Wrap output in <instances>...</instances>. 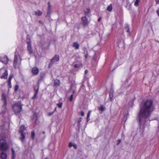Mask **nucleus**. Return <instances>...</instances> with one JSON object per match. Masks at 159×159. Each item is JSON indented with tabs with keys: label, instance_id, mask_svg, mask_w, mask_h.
<instances>
[{
	"label": "nucleus",
	"instance_id": "f257e3e1",
	"mask_svg": "<svg viewBox=\"0 0 159 159\" xmlns=\"http://www.w3.org/2000/svg\"><path fill=\"white\" fill-rule=\"evenodd\" d=\"M153 102L152 100H147L143 102L141 105L138 115L140 128L143 130L146 122L150 120L149 117L153 110Z\"/></svg>",
	"mask_w": 159,
	"mask_h": 159
},
{
	"label": "nucleus",
	"instance_id": "f03ea898",
	"mask_svg": "<svg viewBox=\"0 0 159 159\" xmlns=\"http://www.w3.org/2000/svg\"><path fill=\"white\" fill-rule=\"evenodd\" d=\"M8 145L4 139H0V150L2 151H7L8 148Z\"/></svg>",
	"mask_w": 159,
	"mask_h": 159
},
{
	"label": "nucleus",
	"instance_id": "7ed1b4c3",
	"mask_svg": "<svg viewBox=\"0 0 159 159\" xmlns=\"http://www.w3.org/2000/svg\"><path fill=\"white\" fill-rule=\"evenodd\" d=\"M12 108L16 114L19 113L22 110V105L20 102H17L13 105Z\"/></svg>",
	"mask_w": 159,
	"mask_h": 159
},
{
	"label": "nucleus",
	"instance_id": "20e7f679",
	"mask_svg": "<svg viewBox=\"0 0 159 159\" xmlns=\"http://www.w3.org/2000/svg\"><path fill=\"white\" fill-rule=\"evenodd\" d=\"M81 62L80 57L79 56H78L76 57L73 65L75 68H79L82 66Z\"/></svg>",
	"mask_w": 159,
	"mask_h": 159
},
{
	"label": "nucleus",
	"instance_id": "39448f33",
	"mask_svg": "<svg viewBox=\"0 0 159 159\" xmlns=\"http://www.w3.org/2000/svg\"><path fill=\"white\" fill-rule=\"evenodd\" d=\"M25 129V127L24 125H22L20 126L19 132H20L21 134L20 139L22 142L24 141L25 138V133L23 132Z\"/></svg>",
	"mask_w": 159,
	"mask_h": 159
},
{
	"label": "nucleus",
	"instance_id": "423d86ee",
	"mask_svg": "<svg viewBox=\"0 0 159 159\" xmlns=\"http://www.w3.org/2000/svg\"><path fill=\"white\" fill-rule=\"evenodd\" d=\"M8 124L7 123H2L0 125V129L1 131L3 132L6 130L7 129V126H8Z\"/></svg>",
	"mask_w": 159,
	"mask_h": 159
},
{
	"label": "nucleus",
	"instance_id": "0eeeda50",
	"mask_svg": "<svg viewBox=\"0 0 159 159\" xmlns=\"http://www.w3.org/2000/svg\"><path fill=\"white\" fill-rule=\"evenodd\" d=\"M81 20L84 26H86L88 25L89 23L88 19L85 16L82 17L81 18Z\"/></svg>",
	"mask_w": 159,
	"mask_h": 159
},
{
	"label": "nucleus",
	"instance_id": "6e6552de",
	"mask_svg": "<svg viewBox=\"0 0 159 159\" xmlns=\"http://www.w3.org/2000/svg\"><path fill=\"white\" fill-rule=\"evenodd\" d=\"M2 100L4 102V105L2 106V108L3 109H5L7 105V101L5 95L3 93L2 95Z\"/></svg>",
	"mask_w": 159,
	"mask_h": 159
},
{
	"label": "nucleus",
	"instance_id": "1a4fd4ad",
	"mask_svg": "<svg viewBox=\"0 0 159 159\" xmlns=\"http://www.w3.org/2000/svg\"><path fill=\"white\" fill-rule=\"evenodd\" d=\"M59 55H56L51 60V64H52L56 61H59Z\"/></svg>",
	"mask_w": 159,
	"mask_h": 159
},
{
	"label": "nucleus",
	"instance_id": "9d476101",
	"mask_svg": "<svg viewBox=\"0 0 159 159\" xmlns=\"http://www.w3.org/2000/svg\"><path fill=\"white\" fill-rule=\"evenodd\" d=\"M28 50L30 54H31L33 53V51L31 48V43L30 42H28L27 43Z\"/></svg>",
	"mask_w": 159,
	"mask_h": 159
},
{
	"label": "nucleus",
	"instance_id": "9b49d317",
	"mask_svg": "<svg viewBox=\"0 0 159 159\" xmlns=\"http://www.w3.org/2000/svg\"><path fill=\"white\" fill-rule=\"evenodd\" d=\"M32 72L33 74L37 75L39 73V70L37 67H34L32 69Z\"/></svg>",
	"mask_w": 159,
	"mask_h": 159
},
{
	"label": "nucleus",
	"instance_id": "f8f14e48",
	"mask_svg": "<svg viewBox=\"0 0 159 159\" xmlns=\"http://www.w3.org/2000/svg\"><path fill=\"white\" fill-rule=\"evenodd\" d=\"M8 75V71L7 70H6L5 72L3 73L1 77L2 79H7Z\"/></svg>",
	"mask_w": 159,
	"mask_h": 159
},
{
	"label": "nucleus",
	"instance_id": "ddd939ff",
	"mask_svg": "<svg viewBox=\"0 0 159 159\" xmlns=\"http://www.w3.org/2000/svg\"><path fill=\"white\" fill-rule=\"evenodd\" d=\"M17 57L16 54H15L14 57V66L15 68L17 67Z\"/></svg>",
	"mask_w": 159,
	"mask_h": 159
},
{
	"label": "nucleus",
	"instance_id": "4468645a",
	"mask_svg": "<svg viewBox=\"0 0 159 159\" xmlns=\"http://www.w3.org/2000/svg\"><path fill=\"white\" fill-rule=\"evenodd\" d=\"M113 97V90L111 89L109 93V98L111 101H112Z\"/></svg>",
	"mask_w": 159,
	"mask_h": 159
},
{
	"label": "nucleus",
	"instance_id": "2eb2a0df",
	"mask_svg": "<svg viewBox=\"0 0 159 159\" xmlns=\"http://www.w3.org/2000/svg\"><path fill=\"white\" fill-rule=\"evenodd\" d=\"M0 157L2 159H6L7 157V155L6 153L2 152L0 153Z\"/></svg>",
	"mask_w": 159,
	"mask_h": 159
},
{
	"label": "nucleus",
	"instance_id": "dca6fc26",
	"mask_svg": "<svg viewBox=\"0 0 159 159\" xmlns=\"http://www.w3.org/2000/svg\"><path fill=\"white\" fill-rule=\"evenodd\" d=\"M34 88L35 90V94H34V96L32 97V98L35 99L37 98V94L38 93V88H37V89H36V87H34Z\"/></svg>",
	"mask_w": 159,
	"mask_h": 159
},
{
	"label": "nucleus",
	"instance_id": "f3484780",
	"mask_svg": "<svg viewBox=\"0 0 159 159\" xmlns=\"http://www.w3.org/2000/svg\"><path fill=\"white\" fill-rule=\"evenodd\" d=\"M84 15L86 16H89V14L90 13L89 8H87L86 10L84 11Z\"/></svg>",
	"mask_w": 159,
	"mask_h": 159
},
{
	"label": "nucleus",
	"instance_id": "a211bd4d",
	"mask_svg": "<svg viewBox=\"0 0 159 159\" xmlns=\"http://www.w3.org/2000/svg\"><path fill=\"white\" fill-rule=\"evenodd\" d=\"M48 12H47L48 15L50 14L51 12V5L50 3L49 2H48Z\"/></svg>",
	"mask_w": 159,
	"mask_h": 159
},
{
	"label": "nucleus",
	"instance_id": "6ab92c4d",
	"mask_svg": "<svg viewBox=\"0 0 159 159\" xmlns=\"http://www.w3.org/2000/svg\"><path fill=\"white\" fill-rule=\"evenodd\" d=\"M60 84V80H56L54 81V85L56 86H59Z\"/></svg>",
	"mask_w": 159,
	"mask_h": 159
},
{
	"label": "nucleus",
	"instance_id": "aec40b11",
	"mask_svg": "<svg viewBox=\"0 0 159 159\" xmlns=\"http://www.w3.org/2000/svg\"><path fill=\"white\" fill-rule=\"evenodd\" d=\"M73 47H75L76 49H78L79 48V45L77 42H75L73 43Z\"/></svg>",
	"mask_w": 159,
	"mask_h": 159
},
{
	"label": "nucleus",
	"instance_id": "412c9836",
	"mask_svg": "<svg viewBox=\"0 0 159 159\" xmlns=\"http://www.w3.org/2000/svg\"><path fill=\"white\" fill-rule=\"evenodd\" d=\"M11 150L12 152V159H14L15 158V153L14 151V150L13 149V148H12L11 149Z\"/></svg>",
	"mask_w": 159,
	"mask_h": 159
},
{
	"label": "nucleus",
	"instance_id": "4be33fe9",
	"mask_svg": "<svg viewBox=\"0 0 159 159\" xmlns=\"http://www.w3.org/2000/svg\"><path fill=\"white\" fill-rule=\"evenodd\" d=\"M34 14L38 16H40L41 15L42 13L41 11H35Z\"/></svg>",
	"mask_w": 159,
	"mask_h": 159
},
{
	"label": "nucleus",
	"instance_id": "5701e85b",
	"mask_svg": "<svg viewBox=\"0 0 159 159\" xmlns=\"http://www.w3.org/2000/svg\"><path fill=\"white\" fill-rule=\"evenodd\" d=\"M112 10V6L111 4L108 6L107 7V10L109 11H111Z\"/></svg>",
	"mask_w": 159,
	"mask_h": 159
},
{
	"label": "nucleus",
	"instance_id": "b1692460",
	"mask_svg": "<svg viewBox=\"0 0 159 159\" xmlns=\"http://www.w3.org/2000/svg\"><path fill=\"white\" fill-rule=\"evenodd\" d=\"M35 133L34 130L33 131L31 134V137L32 139L34 140L35 137Z\"/></svg>",
	"mask_w": 159,
	"mask_h": 159
},
{
	"label": "nucleus",
	"instance_id": "393cba45",
	"mask_svg": "<svg viewBox=\"0 0 159 159\" xmlns=\"http://www.w3.org/2000/svg\"><path fill=\"white\" fill-rule=\"evenodd\" d=\"M140 0H136L134 2V5L137 7L139 5V2Z\"/></svg>",
	"mask_w": 159,
	"mask_h": 159
},
{
	"label": "nucleus",
	"instance_id": "a878e982",
	"mask_svg": "<svg viewBox=\"0 0 159 159\" xmlns=\"http://www.w3.org/2000/svg\"><path fill=\"white\" fill-rule=\"evenodd\" d=\"M62 102H60L57 104V106L59 108H61L62 107Z\"/></svg>",
	"mask_w": 159,
	"mask_h": 159
},
{
	"label": "nucleus",
	"instance_id": "bb28decb",
	"mask_svg": "<svg viewBox=\"0 0 159 159\" xmlns=\"http://www.w3.org/2000/svg\"><path fill=\"white\" fill-rule=\"evenodd\" d=\"M125 30L127 32L129 33V26L128 25H127L125 28Z\"/></svg>",
	"mask_w": 159,
	"mask_h": 159
},
{
	"label": "nucleus",
	"instance_id": "cd10ccee",
	"mask_svg": "<svg viewBox=\"0 0 159 159\" xmlns=\"http://www.w3.org/2000/svg\"><path fill=\"white\" fill-rule=\"evenodd\" d=\"M90 115V111H89L88 112V114H87V121H88L90 120L89 117Z\"/></svg>",
	"mask_w": 159,
	"mask_h": 159
},
{
	"label": "nucleus",
	"instance_id": "c85d7f7f",
	"mask_svg": "<svg viewBox=\"0 0 159 159\" xmlns=\"http://www.w3.org/2000/svg\"><path fill=\"white\" fill-rule=\"evenodd\" d=\"M13 77V75L12 74H11L9 76L8 80H9L10 82V81H11V79Z\"/></svg>",
	"mask_w": 159,
	"mask_h": 159
},
{
	"label": "nucleus",
	"instance_id": "c756f323",
	"mask_svg": "<svg viewBox=\"0 0 159 159\" xmlns=\"http://www.w3.org/2000/svg\"><path fill=\"white\" fill-rule=\"evenodd\" d=\"M99 110H101L102 111H104L105 109V107L103 106H101L99 108Z\"/></svg>",
	"mask_w": 159,
	"mask_h": 159
},
{
	"label": "nucleus",
	"instance_id": "7c9ffc66",
	"mask_svg": "<svg viewBox=\"0 0 159 159\" xmlns=\"http://www.w3.org/2000/svg\"><path fill=\"white\" fill-rule=\"evenodd\" d=\"M73 94H72L70 95V96L69 98V100L70 101H72V100H73Z\"/></svg>",
	"mask_w": 159,
	"mask_h": 159
},
{
	"label": "nucleus",
	"instance_id": "2f4dec72",
	"mask_svg": "<svg viewBox=\"0 0 159 159\" xmlns=\"http://www.w3.org/2000/svg\"><path fill=\"white\" fill-rule=\"evenodd\" d=\"M84 53L85 54V55H84L85 57V59H87V58L88 55V53L87 52H85V51H84Z\"/></svg>",
	"mask_w": 159,
	"mask_h": 159
},
{
	"label": "nucleus",
	"instance_id": "473e14b6",
	"mask_svg": "<svg viewBox=\"0 0 159 159\" xmlns=\"http://www.w3.org/2000/svg\"><path fill=\"white\" fill-rule=\"evenodd\" d=\"M8 85L9 86V88H11V81H10V83L9 80H8Z\"/></svg>",
	"mask_w": 159,
	"mask_h": 159
},
{
	"label": "nucleus",
	"instance_id": "72a5a7b5",
	"mask_svg": "<svg viewBox=\"0 0 159 159\" xmlns=\"http://www.w3.org/2000/svg\"><path fill=\"white\" fill-rule=\"evenodd\" d=\"M6 59H7V61H1L2 62L5 63V64H7L8 61V58L7 57H6Z\"/></svg>",
	"mask_w": 159,
	"mask_h": 159
},
{
	"label": "nucleus",
	"instance_id": "f704fd0d",
	"mask_svg": "<svg viewBox=\"0 0 159 159\" xmlns=\"http://www.w3.org/2000/svg\"><path fill=\"white\" fill-rule=\"evenodd\" d=\"M74 144L72 143H70L69 145V147L70 148L72 146H73V145H74Z\"/></svg>",
	"mask_w": 159,
	"mask_h": 159
},
{
	"label": "nucleus",
	"instance_id": "c9c22d12",
	"mask_svg": "<svg viewBox=\"0 0 159 159\" xmlns=\"http://www.w3.org/2000/svg\"><path fill=\"white\" fill-rule=\"evenodd\" d=\"M128 115H129L128 114L127 115H125V116H124V119L125 118V121L127 120V117H128Z\"/></svg>",
	"mask_w": 159,
	"mask_h": 159
},
{
	"label": "nucleus",
	"instance_id": "e433bc0d",
	"mask_svg": "<svg viewBox=\"0 0 159 159\" xmlns=\"http://www.w3.org/2000/svg\"><path fill=\"white\" fill-rule=\"evenodd\" d=\"M93 60H94L95 61L96 60V59H97V57H96V55L95 54L93 56Z\"/></svg>",
	"mask_w": 159,
	"mask_h": 159
},
{
	"label": "nucleus",
	"instance_id": "4c0bfd02",
	"mask_svg": "<svg viewBox=\"0 0 159 159\" xmlns=\"http://www.w3.org/2000/svg\"><path fill=\"white\" fill-rule=\"evenodd\" d=\"M54 111L52 112H49L48 113V115L49 116H51L54 113Z\"/></svg>",
	"mask_w": 159,
	"mask_h": 159
},
{
	"label": "nucleus",
	"instance_id": "58836bf2",
	"mask_svg": "<svg viewBox=\"0 0 159 159\" xmlns=\"http://www.w3.org/2000/svg\"><path fill=\"white\" fill-rule=\"evenodd\" d=\"M121 142V140L120 139H119L118 141H117V145H118Z\"/></svg>",
	"mask_w": 159,
	"mask_h": 159
},
{
	"label": "nucleus",
	"instance_id": "ea45409f",
	"mask_svg": "<svg viewBox=\"0 0 159 159\" xmlns=\"http://www.w3.org/2000/svg\"><path fill=\"white\" fill-rule=\"evenodd\" d=\"M18 88V86L17 85H16L15 87V90L16 91Z\"/></svg>",
	"mask_w": 159,
	"mask_h": 159
},
{
	"label": "nucleus",
	"instance_id": "a19ab883",
	"mask_svg": "<svg viewBox=\"0 0 159 159\" xmlns=\"http://www.w3.org/2000/svg\"><path fill=\"white\" fill-rule=\"evenodd\" d=\"M73 147H74V148L75 149H76L77 148V146L75 144H74V145H73Z\"/></svg>",
	"mask_w": 159,
	"mask_h": 159
},
{
	"label": "nucleus",
	"instance_id": "79ce46f5",
	"mask_svg": "<svg viewBox=\"0 0 159 159\" xmlns=\"http://www.w3.org/2000/svg\"><path fill=\"white\" fill-rule=\"evenodd\" d=\"M81 115L82 116H84V112L82 111L81 112Z\"/></svg>",
	"mask_w": 159,
	"mask_h": 159
},
{
	"label": "nucleus",
	"instance_id": "37998d69",
	"mask_svg": "<svg viewBox=\"0 0 159 159\" xmlns=\"http://www.w3.org/2000/svg\"><path fill=\"white\" fill-rule=\"evenodd\" d=\"M157 4H159V0H155Z\"/></svg>",
	"mask_w": 159,
	"mask_h": 159
},
{
	"label": "nucleus",
	"instance_id": "c03bdc74",
	"mask_svg": "<svg viewBox=\"0 0 159 159\" xmlns=\"http://www.w3.org/2000/svg\"><path fill=\"white\" fill-rule=\"evenodd\" d=\"M157 14L158 15V16H159V8H158L157 9Z\"/></svg>",
	"mask_w": 159,
	"mask_h": 159
},
{
	"label": "nucleus",
	"instance_id": "a18cd8bd",
	"mask_svg": "<svg viewBox=\"0 0 159 159\" xmlns=\"http://www.w3.org/2000/svg\"><path fill=\"white\" fill-rule=\"evenodd\" d=\"M101 17H99V18H98V22H99V21H100V20H101Z\"/></svg>",
	"mask_w": 159,
	"mask_h": 159
},
{
	"label": "nucleus",
	"instance_id": "49530a36",
	"mask_svg": "<svg viewBox=\"0 0 159 159\" xmlns=\"http://www.w3.org/2000/svg\"><path fill=\"white\" fill-rule=\"evenodd\" d=\"M88 70H86L85 71V74H86L88 73Z\"/></svg>",
	"mask_w": 159,
	"mask_h": 159
},
{
	"label": "nucleus",
	"instance_id": "de8ad7c7",
	"mask_svg": "<svg viewBox=\"0 0 159 159\" xmlns=\"http://www.w3.org/2000/svg\"><path fill=\"white\" fill-rule=\"evenodd\" d=\"M56 109H57V108L56 107L55 108V109H54V111H56Z\"/></svg>",
	"mask_w": 159,
	"mask_h": 159
},
{
	"label": "nucleus",
	"instance_id": "09e8293b",
	"mask_svg": "<svg viewBox=\"0 0 159 159\" xmlns=\"http://www.w3.org/2000/svg\"><path fill=\"white\" fill-rule=\"evenodd\" d=\"M80 120H79V121H78V123L79 124H80Z\"/></svg>",
	"mask_w": 159,
	"mask_h": 159
},
{
	"label": "nucleus",
	"instance_id": "8fccbe9b",
	"mask_svg": "<svg viewBox=\"0 0 159 159\" xmlns=\"http://www.w3.org/2000/svg\"><path fill=\"white\" fill-rule=\"evenodd\" d=\"M43 134H44L45 133V132L43 131Z\"/></svg>",
	"mask_w": 159,
	"mask_h": 159
},
{
	"label": "nucleus",
	"instance_id": "3c124183",
	"mask_svg": "<svg viewBox=\"0 0 159 159\" xmlns=\"http://www.w3.org/2000/svg\"><path fill=\"white\" fill-rule=\"evenodd\" d=\"M45 159H48V158H45Z\"/></svg>",
	"mask_w": 159,
	"mask_h": 159
},
{
	"label": "nucleus",
	"instance_id": "603ef678",
	"mask_svg": "<svg viewBox=\"0 0 159 159\" xmlns=\"http://www.w3.org/2000/svg\"><path fill=\"white\" fill-rule=\"evenodd\" d=\"M159 93V91L158 92V93Z\"/></svg>",
	"mask_w": 159,
	"mask_h": 159
},
{
	"label": "nucleus",
	"instance_id": "864d4df0",
	"mask_svg": "<svg viewBox=\"0 0 159 159\" xmlns=\"http://www.w3.org/2000/svg\"><path fill=\"white\" fill-rule=\"evenodd\" d=\"M39 22H41V21H39Z\"/></svg>",
	"mask_w": 159,
	"mask_h": 159
}]
</instances>
